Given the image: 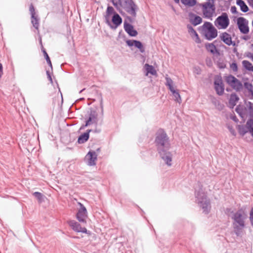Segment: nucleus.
<instances>
[{
  "label": "nucleus",
  "instance_id": "obj_22",
  "mask_svg": "<svg viewBox=\"0 0 253 253\" xmlns=\"http://www.w3.org/2000/svg\"><path fill=\"white\" fill-rule=\"evenodd\" d=\"M235 111L242 118H244L247 111V108L246 107L238 105L235 109Z\"/></svg>",
  "mask_w": 253,
  "mask_h": 253
},
{
  "label": "nucleus",
  "instance_id": "obj_36",
  "mask_svg": "<svg viewBox=\"0 0 253 253\" xmlns=\"http://www.w3.org/2000/svg\"><path fill=\"white\" fill-rule=\"evenodd\" d=\"M29 11L31 13V16L33 17L34 16L36 15V12L35 11V8L32 4H31L30 7H29Z\"/></svg>",
  "mask_w": 253,
  "mask_h": 253
},
{
  "label": "nucleus",
  "instance_id": "obj_26",
  "mask_svg": "<svg viewBox=\"0 0 253 253\" xmlns=\"http://www.w3.org/2000/svg\"><path fill=\"white\" fill-rule=\"evenodd\" d=\"M112 22L116 26H118L122 23V20L120 15L116 13L112 18Z\"/></svg>",
  "mask_w": 253,
  "mask_h": 253
},
{
  "label": "nucleus",
  "instance_id": "obj_61",
  "mask_svg": "<svg viewBox=\"0 0 253 253\" xmlns=\"http://www.w3.org/2000/svg\"><path fill=\"white\" fill-rule=\"evenodd\" d=\"M63 64H61V65H60V67H62V65H63Z\"/></svg>",
  "mask_w": 253,
  "mask_h": 253
},
{
  "label": "nucleus",
  "instance_id": "obj_5",
  "mask_svg": "<svg viewBox=\"0 0 253 253\" xmlns=\"http://www.w3.org/2000/svg\"><path fill=\"white\" fill-rule=\"evenodd\" d=\"M196 197L204 212L208 213L211 209V204L210 201L207 198L206 193L202 191H198L196 193Z\"/></svg>",
  "mask_w": 253,
  "mask_h": 253
},
{
  "label": "nucleus",
  "instance_id": "obj_14",
  "mask_svg": "<svg viewBox=\"0 0 253 253\" xmlns=\"http://www.w3.org/2000/svg\"><path fill=\"white\" fill-rule=\"evenodd\" d=\"M87 159V165L90 166H95L96 161L97 160V154L95 152L92 151H89L85 157Z\"/></svg>",
  "mask_w": 253,
  "mask_h": 253
},
{
  "label": "nucleus",
  "instance_id": "obj_8",
  "mask_svg": "<svg viewBox=\"0 0 253 253\" xmlns=\"http://www.w3.org/2000/svg\"><path fill=\"white\" fill-rule=\"evenodd\" d=\"M226 81L229 85L236 91H240L243 88L241 82L232 75L227 77Z\"/></svg>",
  "mask_w": 253,
  "mask_h": 253
},
{
  "label": "nucleus",
  "instance_id": "obj_24",
  "mask_svg": "<svg viewBox=\"0 0 253 253\" xmlns=\"http://www.w3.org/2000/svg\"><path fill=\"white\" fill-rule=\"evenodd\" d=\"M181 2L187 7H193L197 4V0H180Z\"/></svg>",
  "mask_w": 253,
  "mask_h": 253
},
{
  "label": "nucleus",
  "instance_id": "obj_50",
  "mask_svg": "<svg viewBox=\"0 0 253 253\" xmlns=\"http://www.w3.org/2000/svg\"><path fill=\"white\" fill-rule=\"evenodd\" d=\"M247 56L251 59V61L253 62V54L250 53L247 55Z\"/></svg>",
  "mask_w": 253,
  "mask_h": 253
},
{
  "label": "nucleus",
  "instance_id": "obj_19",
  "mask_svg": "<svg viewBox=\"0 0 253 253\" xmlns=\"http://www.w3.org/2000/svg\"><path fill=\"white\" fill-rule=\"evenodd\" d=\"M188 32L194 41L197 43H200V39L196 31L190 26H188Z\"/></svg>",
  "mask_w": 253,
  "mask_h": 253
},
{
  "label": "nucleus",
  "instance_id": "obj_32",
  "mask_svg": "<svg viewBox=\"0 0 253 253\" xmlns=\"http://www.w3.org/2000/svg\"><path fill=\"white\" fill-rule=\"evenodd\" d=\"M172 94L174 97V100L179 103H180L182 101V100L178 91L176 90Z\"/></svg>",
  "mask_w": 253,
  "mask_h": 253
},
{
  "label": "nucleus",
  "instance_id": "obj_13",
  "mask_svg": "<svg viewBox=\"0 0 253 253\" xmlns=\"http://www.w3.org/2000/svg\"><path fill=\"white\" fill-rule=\"evenodd\" d=\"M214 88L217 94L221 95L224 92V85L221 78H216L214 82Z\"/></svg>",
  "mask_w": 253,
  "mask_h": 253
},
{
  "label": "nucleus",
  "instance_id": "obj_3",
  "mask_svg": "<svg viewBox=\"0 0 253 253\" xmlns=\"http://www.w3.org/2000/svg\"><path fill=\"white\" fill-rule=\"evenodd\" d=\"M202 33L208 40H211L217 36L216 29L209 22H206L201 27Z\"/></svg>",
  "mask_w": 253,
  "mask_h": 253
},
{
  "label": "nucleus",
  "instance_id": "obj_18",
  "mask_svg": "<svg viewBox=\"0 0 253 253\" xmlns=\"http://www.w3.org/2000/svg\"><path fill=\"white\" fill-rule=\"evenodd\" d=\"M92 131V129H88L87 131L81 134L78 138V142L79 144H83L88 140L89 137V132Z\"/></svg>",
  "mask_w": 253,
  "mask_h": 253
},
{
  "label": "nucleus",
  "instance_id": "obj_28",
  "mask_svg": "<svg viewBox=\"0 0 253 253\" xmlns=\"http://www.w3.org/2000/svg\"><path fill=\"white\" fill-rule=\"evenodd\" d=\"M237 129L240 134L243 136L247 132L249 131L247 125H238Z\"/></svg>",
  "mask_w": 253,
  "mask_h": 253
},
{
  "label": "nucleus",
  "instance_id": "obj_45",
  "mask_svg": "<svg viewBox=\"0 0 253 253\" xmlns=\"http://www.w3.org/2000/svg\"><path fill=\"white\" fill-rule=\"evenodd\" d=\"M135 40H129V41H127L126 42V43L128 45L130 46H134V43L135 42Z\"/></svg>",
  "mask_w": 253,
  "mask_h": 253
},
{
  "label": "nucleus",
  "instance_id": "obj_21",
  "mask_svg": "<svg viewBox=\"0 0 253 253\" xmlns=\"http://www.w3.org/2000/svg\"><path fill=\"white\" fill-rule=\"evenodd\" d=\"M144 68L146 71V76H147L148 74H150L154 76H157V72L153 66L150 65L149 64H145Z\"/></svg>",
  "mask_w": 253,
  "mask_h": 253
},
{
  "label": "nucleus",
  "instance_id": "obj_11",
  "mask_svg": "<svg viewBox=\"0 0 253 253\" xmlns=\"http://www.w3.org/2000/svg\"><path fill=\"white\" fill-rule=\"evenodd\" d=\"M167 150H162L159 151L161 158L165 162L168 166H171L172 155L169 152L166 151Z\"/></svg>",
  "mask_w": 253,
  "mask_h": 253
},
{
  "label": "nucleus",
  "instance_id": "obj_51",
  "mask_svg": "<svg viewBox=\"0 0 253 253\" xmlns=\"http://www.w3.org/2000/svg\"><path fill=\"white\" fill-rule=\"evenodd\" d=\"M3 74V68L2 64H0V79Z\"/></svg>",
  "mask_w": 253,
  "mask_h": 253
},
{
  "label": "nucleus",
  "instance_id": "obj_44",
  "mask_svg": "<svg viewBox=\"0 0 253 253\" xmlns=\"http://www.w3.org/2000/svg\"><path fill=\"white\" fill-rule=\"evenodd\" d=\"M228 128L229 129L230 132L234 135H235V130L234 129V128H233V127L232 126H228Z\"/></svg>",
  "mask_w": 253,
  "mask_h": 253
},
{
  "label": "nucleus",
  "instance_id": "obj_31",
  "mask_svg": "<svg viewBox=\"0 0 253 253\" xmlns=\"http://www.w3.org/2000/svg\"><path fill=\"white\" fill-rule=\"evenodd\" d=\"M31 22L33 26L37 30L39 28V20L36 17V15L33 17L31 16Z\"/></svg>",
  "mask_w": 253,
  "mask_h": 253
},
{
  "label": "nucleus",
  "instance_id": "obj_7",
  "mask_svg": "<svg viewBox=\"0 0 253 253\" xmlns=\"http://www.w3.org/2000/svg\"><path fill=\"white\" fill-rule=\"evenodd\" d=\"M120 4L129 14L133 17L135 16L136 5L132 0H125L124 2H121Z\"/></svg>",
  "mask_w": 253,
  "mask_h": 253
},
{
  "label": "nucleus",
  "instance_id": "obj_55",
  "mask_svg": "<svg viewBox=\"0 0 253 253\" xmlns=\"http://www.w3.org/2000/svg\"><path fill=\"white\" fill-rule=\"evenodd\" d=\"M242 63H244V64H245V63H250L249 61H246V60H244L243 62H242Z\"/></svg>",
  "mask_w": 253,
  "mask_h": 253
},
{
  "label": "nucleus",
  "instance_id": "obj_29",
  "mask_svg": "<svg viewBox=\"0 0 253 253\" xmlns=\"http://www.w3.org/2000/svg\"><path fill=\"white\" fill-rule=\"evenodd\" d=\"M33 195L38 200L39 203H41L43 201L44 196L41 193L35 192Z\"/></svg>",
  "mask_w": 253,
  "mask_h": 253
},
{
  "label": "nucleus",
  "instance_id": "obj_25",
  "mask_svg": "<svg viewBox=\"0 0 253 253\" xmlns=\"http://www.w3.org/2000/svg\"><path fill=\"white\" fill-rule=\"evenodd\" d=\"M205 47L208 51L212 54H215L217 52L215 46L212 43L206 44Z\"/></svg>",
  "mask_w": 253,
  "mask_h": 253
},
{
  "label": "nucleus",
  "instance_id": "obj_48",
  "mask_svg": "<svg viewBox=\"0 0 253 253\" xmlns=\"http://www.w3.org/2000/svg\"><path fill=\"white\" fill-rule=\"evenodd\" d=\"M231 119L236 123H237L239 121L238 118L235 115L231 116Z\"/></svg>",
  "mask_w": 253,
  "mask_h": 253
},
{
  "label": "nucleus",
  "instance_id": "obj_40",
  "mask_svg": "<svg viewBox=\"0 0 253 253\" xmlns=\"http://www.w3.org/2000/svg\"><path fill=\"white\" fill-rule=\"evenodd\" d=\"M246 69L253 72V66L252 64H243Z\"/></svg>",
  "mask_w": 253,
  "mask_h": 253
},
{
  "label": "nucleus",
  "instance_id": "obj_9",
  "mask_svg": "<svg viewBox=\"0 0 253 253\" xmlns=\"http://www.w3.org/2000/svg\"><path fill=\"white\" fill-rule=\"evenodd\" d=\"M237 24L240 32L244 34H248L249 32L248 21L244 17H239L237 19Z\"/></svg>",
  "mask_w": 253,
  "mask_h": 253
},
{
  "label": "nucleus",
  "instance_id": "obj_37",
  "mask_svg": "<svg viewBox=\"0 0 253 253\" xmlns=\"http://www.w3.org/2000/svg\"><path fill=\"white\" fill-rule=\"evenodd\" d=\"M39 41H40V44L41 45V46H42V50L43 52V55H44V56H45L46 55H48V54H47V52H46L45 49L43 47L42 43V38L41 37H40Z\"/></svg>",
  "mask_w": 253,
  "mask_h": 253
},
{
  "label": "nucleus",
  "instance_id": "obj_6",
  "mask_svg": "<svg viewBox=\"0 0 253 253\" xmlns=\"http://www.w3.org/2000/svg\"><path fill=\"white\" fill-rule=\"evenodd\" d=\"M230 23V20L228 16L226 13H222L220 16L214 21V25L218 29H226Z\"/></svg>",
  "mask_w": 253,
  "mask_h": 253
},
{
  "label": "nucleus",
  "instance_id": "obj_33",
  "mask_svg": "<svg viewBox=\"0 0 253 253\" xmlns=\"http://www.w3.org/2000/svg\"><path fill=\"white\" fill-rule=\"evenodd\" d=\"M247 126L248 127V129L249 130V131L251 132L253 131V120H249L247 121L246 124Z\"/></svg>",
  "mask_w": 253,
  "mask_h": 253
},
{
  "label": "nucleus",
  "instance_id": "obj_38",
  "mask_svg": "<svg viewBox=\"0 0 253 253\" xmlns=\"http://www.w3.org/2000/svg\"><path fill=\"white\" fill-rule=\"evenodd\" d=\"M39 41H40V44L41 45V46H42V50L43 52V55H44V56H45L46 55H48V54H47V52H46L45 49L43 47L42 43V38L41 37H40Z\"/></svg>",
  "mask_w": 253,
  "mask_h": 253
},
{
  "label": "nucleus",
  "instance_id": "obj_42",
  "mask_svg": "<svg viewBox=\"0 0 253 253\" xmlns=\"http://www.w3.org/2000/svg\"><path fill=\"white\" fill-rule=\"evenodd\" d=\"M93 121H92L91 118H88V120L86 121L85 126H88L90 125L91 124H93L94 123H92Z\"/></svg>",
  "mask_w": 253,
  "mask_h": 253
},
{
  "label": "nucleus",
  "instance_id": "obj_1",
  "mask_svg": "<svg viewBox=\"0 0 253 253\" xmlns=\"http://www.w3.org/2000/svg\"><path fill=\"white\" fill-rule=\"evenodd\" d=\"M246 214L242 209H239L234 213L232 217L233 220V227L234 232L237 236L241 235L243 229L245 227V219Z\"/></svg>",
  "mask_w": 253,
  "mask_h": 253
},
{
  "label": "nucleus",
  "instance_id": "obj_2",
  "mask_svg": "<svg viewBox=\"0 0 253 253\" xmlns=\"http://www.w3.org/2000/svg\"><path fill=\"white\" fill-rule=\"evenodd\" d=\"M155 143L159 151L162 150H168L169 148V137L166 133L163 130H159L155 139Z\"/></svg>",
  "mask_w": 253,
  "mask_h": 253
},
{
  "label": "nucleus",
  "instance_id": "obj_53",
  "mask_svg": "<svg viewBox=\"0 0 253 253\" xmlns=\"http://www.w3.org/2000/svg\"><path fill=\"white\" fill-rule=\"evenodd\" d=\"M87 126H85V125H83L81 127H80V129H84L85 127H86Z\"/></svg>",
  "mask_w": 253,
  "mask_h": 253
},
{
  "label": "nucleus",
  "instance_id": "obj_52",
  "mask_svg": "<svg viewBox=\"0 0 253 253\" xmlns=\"http://www.w3.org/2000/svg\"><path fill=\"white\" fill-rule=\"evenodd\" d=\"M107 10L108 11H113V8L112 7H108Z\"/></svg>",
  "mask_w": 253,
  "mask_h": 253
},
{
  "label": "nucleus",
  "instance_id": "obj_23",
  "mask_svg": "<svg viewBox=\"0 0 253 253\" xmlns=\"http://www.w3.org/2000/svg\"><path fill=\"white\" fill-rule=\"evenodd\" d=\"M236 3L240 6L241 10L243 12H246L249 10L248 6L243 0H237Z\"/></svg>",
  "mask_w": 253,
  "mask_h": 253
},
{
  "label": "nucleus",
  "instance_id": "obj_39",
  "mask_svg": "<svg viewBox=\"0 0 253 253\" xmlns=\"http://www.w3.org/2000/svg\"><path fill=\"white\" fill-rule=\"evenodd\" d=\"M46 75H47L48 79L49 80L51 84H52L53 83V81H52V78H51V74L49 70H47L46 71Z\"/></svg>",
  "mask_w": 253,
  "mask_h": 253
},
{
  "label": "nucleus",
  "instance_id": "obj_41",
  "mask_svg": "<svg viewBox=\"0 0 253 253\" xmlns=\"http://www.w3.org/2000/svg\"><path fill=\"white\" fill-rule=\"evenodd\" d=\"M250 219L252 226H253V208L251 209L250 213Z\"/></svg>",
  "mask_w": 253,
  "mask_h": 253
},
{
  "label": "nucleus",
  "instance_id": "obj_49",
  "mask_svg": "<svg viewBox=\"0 0 253 253\" xmlns=\"http://www.w3.org/2000/svg\"><path fill=\"white\" fill-rule=\"evenodd\" d=\"M44 57L46 59L47 63H51L50 58L48 55H46L45 56H44Z\"/></svg>",
  "mask_w": 253,
  "mask_h": 253
},
{
  "label": "nucleus",
  "instance_id": "obj_16",
  "mask_svg": "<svg viewBox=\"0 0 253 253\" xmlns=\"http://www.w3.org/2000/svg\"><path fill=\"white\" fill-rule=\"evenodd\" d=\"M124 28L126 32L130 36L135 37L137 35V32L134 30L133 27L129 23L125 22Z\"/></svg>",
  "mask_w": 253,
  "mask_h": 253
},
{
  "label": "nucleus",
  "instance_id": "obj_56",
  "mask_svg": "<svg viewBox=\"0 0 253 253\" xmlns=\"http://www.w3.org/2000/svg\"><path fill=\"white\" fill-rule=\"evenodd\" d=\"M176 3H179V0H173Z\"/></svg>",
  "mask_w": 253,
  "mask_h": 253
},
{
  "label": "nucleus",
  "instance_id": "obj_54",
  "mask_svg": "<svg viewBox=\"0 0 253 253\" xmlns=\"http://www.w3.org/2000/svg\"><path fill=\"white\" fill-rule=\"evenodd\" d=\"M220 65H221V66H219L220 68H223L225 67V64H220Z\"/></svg>",
  "mask_w": 253,
  "mask_h": 253
},
{
  "label": "nucleus",
  "instance_id": "obj_17",
  "mask_svg": "<svg viewBox=\"0 0 253 253\" xmlns=\"http://www.w3.org/2000/svg\"><path fill=\"white\" fill-rule=\"evenodd\" d=\"M220 39L223 42L228 45L232 44L233 42L231 36L226 32H224L220 36Z\"/></svg>",
  "mask_w": 253,
  "mask_h": 253
},
{
  "label": "nucleus",
  "instance_id": "obj_15",
  "mask_svg": "<svg viewBox=\"0 0 253 253\" xmlns=\"http://www.w3.org/2000/svg\"><path fill=\"white\" fill-rule=\"evenodd\" d=\"M189 17L190 22L194 26H197L202 22V18L200 16L193 13H190Z\"/></svg>",
  "mask_w": 253,
  "mask_h": 253
},
{
  "label": "nucleus",
  "instance_id": "obj_10",
  "mask_svg": "<svg viewBox=\"0 0 253 253\" xmlns=\"http://www.w3.org/2000/svg\"><path fill=\"white\" fill-rule=\"evenodd\" d=\"M80 208L77 213L76 217L81 222H86L85 219L87 217V211L85 207L79 203Z\"/></svg>",
  "mask_w": 253,
  "mask_h": 253
},
{
  "label": "nucleus",
  "instance_id": "obj_30",
  "mask_svg": "<svg viewBox=\"0 0 253 253\" xmlns=\"http://www.w3.org/2000/svg\"><path fill=\"white\" fill-rule=\"evenodd\" d=\"M246 108L249 110L250 116L253 117V103L251 102L246 103Z\"/></svg>",
  "mask_w": 253,
  "mask_h": 253
},
{
  "label": "nucleus",
  "instance_id": "obj_20",
  "mask_svg": "<svg viewBox=\"0 0 253 253\" xmlns=\"http://www.w3.org/2000/svg\"><path fill=\"white\" fill-rule=\"evenodd\" d=\"M166 83L165 84L166 85L168 86L169 89L170 91L173 93L174 92L176 91L177 90H175L173 87V82L172 80L168 77V75H166Z\"/></svg>",
  "mask_w": 253,
  "mask_h": 253
},
{
  "label": "nucleus",
  "instance_id": "obj_12",
  "mask_svg": "<svg viewBox=\"0 0 253 253\" xmlns=\"http://www.w3.org/2000/svg\"><path fill=\"white\" fill-rule=\"evenodd\" d=\"M69 225L72 229L77 232L87 233V229L85 227H82L80 223L75 220H70L68 221Z\"/></svg>",
  "mask_w": 253,
  "mask_h": 253
},
{
  "label": "nucleus",
  "instance_id": "obj_46",
  "mask_svg": "<svg viewBox=\"0 0 253 253\" xmlns=\"http://www.w3.org/2000/svg\"><path fill=\"white\" fill-rule=\"evenodd\" d=\"M237 64H230V67L234 71L237 70Z\"/></svg>",
  "mask_w": 253,
  "mask_h": 253
},
{
  "label": "nucleus",
  "instance_id": "obj_27",
  "mask_svg": "<svg viewBox=\"0 0 253 253\" xmlns=\"http://www.w3.org/2000/svg\"><path fill=\"white\" fill-rule=\"evenodd\" d=\"M239 100V97L236 94H231L229 99V103L232 106L236 105V103Z\"/></svg>",
  "mask_w": 253,
  "mask_h": 253
},
{
  "label": "nucleus",
  "instance_id": "obj_4",
  "mask_svg": "<svg viewBox=\"0 0 253 253\" xmlns=\"http://www.w3.org/2000/svg\"><path fill=\"white\" fill-rule=\"evenodd\" d=\"M206 1L199 4L202 8V12L205 17L210 18L212 17L215 12V6L214 0H206Z\"/></svg>",
  "mask_w": 253,
  "mask_h": 253
},
{
  "label": "nucleus",
  "instance_id": "obj_60",
  "mask_svg": "<svg viewBox=\"0 0 253 253\" xmlns=\"http://www.w3.org/2000/svg\"><path fill=\"white\" fill-rule=\"evenodd\" d=\"M63 64H61V65H60V67H62V65H63Z\"/></svg>",
  "mask_w": 253,
  "mask_h": 253
},
{
  "label": "nucleus",
  "instance_id": "obj_58",
  "mask_svg": "<svg viewBox=\"0 0 253 253\" xmlns=\"http://www.w3.org/2000/svg\"><path fill=\"white\" fill-rule=\"evenodd\" d=\"M250 133L252 134V135L253 136V131L250 132Z\"/></svg>",
  "mask_w": 253,
  "mask_h": 253
},
{
  "label": "nucleus",
  "instance_id": "obj_57",
  "mask_svg": "<svg viewBox=\"0 0 253 253\" xmlns=\"http://www.w3.org/2000/svg\"><path fill=\"white\" fill-rule=\"evenodd\" d=\"M49 65V67L51 68V70H52V64H48Z\"/></svg>",
  "mask_w": 253,
  "mask_h": 253
},
{
  "label": "nucleus",
  "instance_id": "obj_35",
  "mask_svg": "<svg viewBox=\"0 0 253 253\" xmlns=\"http://www.w3.org/2000/svg\"><path fill=\"white\" fill-rule=\"evenodd\" d=\"M89 118H91V119L93 121L92 123H97L96 119H97V115L95 114V112H91V113L89 115Z\"/></svg>",
  "mask_w": 253,
  "mask_h": 253
},
{
  "label": "nucleus",
  "instance_id": "obj_43",
  "mask_svg": "<svg viewBox=\"0 0 253 253\" xmlns=\"http://www.w3.org/2000/svg\"><path fill=\"white\" fill-rule=\"evenodd\" d=\"M193 72L194 73L198 75L201 74V69L199 67H195Z\"/></svg>",
  "mask_w": 253,
  "mask_h": 253
},
{
  "label": "nucleus",
  "instance_id": "obj_47",
  "mask_svg": "<svg viewBox=\"0 0 253 253\" xmlns=\"http://www.w3.org/2000/svg\"><path fill=\"white\" fill-rule=\"evenodd\" d=\"M230 10H231V12L232 13H236L237 12V8H236V7L235 6H232L231 7V9Z\"/></svg>",
  "mask_w": 253,
  "mask_h": 253
},
{
  "label": "nucleus",
  "instance_id": "obj_34",
  "mask_svg": "<svg viewBox=\"0 0 253 253\" xmlns=\"http://www.w3.org/2000/svg\"><path fill=\"white\" fill-rule=\"evenodd\" d=\"M134 42V46L139 48L141 52H143L144 51L143 45L141 42L139 41H135Z\"/></svg>",
  "mask_w": 253,
  "mask_h": 253
},
{
  "label": "nucleus",
  "instance_id": "obj_59",
  "mask_svg": "<svg viewBox=\"0 0 253 253\" xmlns=\"http://www.w3.org/2000/svg\"><path fill=\"white\" fill-rule=\"evenodd\" d=\"M101 107L102 108V109L103 108V106H102V102L101 103Z\"/></svg>",
  "mask_w": 253,
  "mask_h": 253
}]
</instances>
